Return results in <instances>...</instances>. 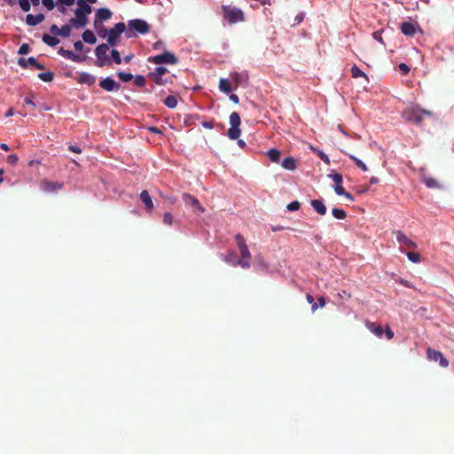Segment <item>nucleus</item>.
Segmentation results:
<instances>
[{
	"instance_id": "nucleus-1",
	"label": "nucleus",
	"mask_w": 454,
	"mask_h": 454,
	"mask_svg": "<svg viewBox=\"0 0 454 454\" xmlns=\"http://www.w3.org/2000/svg\"><path fill=\"white\" fill-rule=\"evenodd\" d=\"M403 117L415 124H419L424 118H434V114L430 111L421 109L418 106H412L403 110Z\"/></svg>"
},
{
	"instance_id": "nucleus-2",
	"label": "nucleus",
	"mask_w": 454,
	"mask_h": 454,
	"mask_svg": "<svg viewBox=\"0 0 454 454\" xmlns=\"http://www.w3.org/2000/svg\"><path fill=\"white\" fill-rule=\"evenodd\" d=\"M223 18L230 23L234 24L238 22H242L245 20L244 12L233 6L223 5L222 7Z\"/></svg>"
},
{
	"instance_id": "nucleus-3",
	"label": "nucleus",
	"mask_w": 454,
	"mask_h": 454,
	"mask_svg": "<svg viewBox=\"0 0 454 454\" xmlns=\"http://www.w3.org/2000/svg\"><path fill=\"white\" fill-rule=\"evenodd\" d=\"M241 123L240 116L237 112H232L230 115L231 128L228 129V137L230 139H238L240 136L241 129H239Z\"/></svg>"
},
{
	"instance_id": "nucleus-4",
	"label": "nucleus",
	"mask_w": 454,
	"mask_h": 454,
	"mask_svg": "<svg viewBox=\"0 0 454 454\" xmlns=\"http://www.w3.org/2000/svg\"><path fill=\"white\" fill-rule=\"evenodd\" d=\"M126 29V25L123 22H119L114 27L107 31V43L110 46L117 44V39Z\"/></svg>"
},
{
	"instance_id": "nucleus-5",
	"label": "nucleus",
	"mask_w": 454,
	"mask_h": 454,
	"mask_svg": "<svg viewBox=\"0 0 454 454\" xmlns=\"http://www.w3.org/2000/svg\"><path fill=\"white\" fill-rule=\"evenodd\" d=\"M148 61L153 62L156 65H160V64H163V63L174 65V64H176L178 60H177V58L172 52L165 51L162 54L150 57L148 59Z\"/></svg>"
},
{
	"instance_id": "nucleus-6",
	"label": "nucleus",
	"mask_w": 454,
	"mask_h": 454,
	"mask_svg": "<svg viewBox=\"0 0 454 454\" xmlns=\"http://www.w3.org/2000/svg\"><path fill=\"white\" fill-rule=\"evenodd\" d=\"M129 29L145 35L149 32L150 26L143 20L135 19L131 20L128 23Z\"/></svg>"
},
{
	"instance_id": "nucleus-7",
	"label": "nucleus",
	"mask_w": 454,
	"mask_h": 454,
	"mask_svg": "<svg viewBox=\"0 0 454 454\" xmlns=\"http://www.w3.org/2000/svg\"><path fill=\"white\" fill-rule=\"evenodd\" d=\"M88 14L77 10H74V17L69 20V23H71L73 27L77 29L84 27L88 24Z\"/></svg>"
},
{
	"instance_id": "nucleus-8",
	"label": "nucleus",
	"mask_w": 454,
	"mask_h": 454,
	"mask_svg": "<svg viewBox=\"0 0 454 454\" xmlns=\"http://www.w3.org/2000/svg\"><path fill=\"white\" fill-rule=\"evenodd\" d=\"M427 358L433 362H438L440 366L445 368L449 365V361L443 356L442 353L433 348L427 351Z\"/></svg>"
},
{
	"instance_id": "nucleus-9",
	"label": "nucleus",
	"mask_w": 454,
	"mask_h": 454,
	"mask_svg": "<svg viewBox=\"0 0 454 454\" xmlns=\"http://www.w3.org/2000/svg\"><path fill=\"white\" fill-rule=\"evenodd\" d=\"M400 29L406 36H413L418 31H420L417 21H404L401 24Z\"/></svg>"
},
{
	"instance_id": "nucleus-10",
	"label": "nucleus",
	"mask_w": 454,
	"mask_h": 454,
	"mask_svg": "<svg viewBox=\"0 0 454 454\" xmlns=\"http://www.w3.org/2000/svg\"><path fill=\"white\" fill-rule=\"evenodd\" d=\"M182 198L185 205L192 207L195 212L203 213L205 211V208L202 207L196 197L189 193H184Z\"/></svg>"
},
{
	"instance_id": "nucleus-11",
	"label": "nucleus",
	"mask_w": 454,
	"mask_h": 454,
	"mask_svg": "<svg viewBox=\"0 0 454 454\" xmlns=\"http://www.w3.org/2000/svg\"><path fill=\"white\" fill-rule=\"evenodd\" d=\"M168 72L167 68L164 67H158L155 68L153 72H150L148 74V77L157 85L165 84V81L162 79V76Z\"/></svg>"
},
{
	"instance_id": "nucleus-12",
	"label": "nucleus",
	"mask_w": 454,
	"mask_h": 454,
	"mask_svg": "<svg viewBox=\"0 0 454 454\" xmlns=\"http://www.w3.org/2000/svg\"><path fill=\"white\" fill-rule=\"evenodd\" d=\"M109 44L101 43L98 45L95 49V54L98 58L96 61V65L98 67H103L105 65V61L106 59V52L109 50Z\"/></svg>"
},
{
	"instance_id": "nucleus-13",
	"label": "nucleus",
	"mask_w": 454,
	"mask_h": 454,
	"mask_svg": "<svg viewBox=\"0 0 454 454\" xmlns=\"http://www.w3.org/2000/svg\"><path fill=\"white\" fill-rule=\"evenodd\" d=\"M99 86L106 91H118L121 88V85L116 82L113 78L106 77L99 82Z\"/></svg>"
},
{
	"instance_id": "nucleus-14",
	"label": "nucleus",
	"mask_w": 454,
	"mask_h": 454,
	"mask_svg": "<svg viewBox=\"0 0 454 454\" xmlns=\"http://www.w3.org/2000/svg\"><path fill=\"white\" fill-rule=\"evenodd\" d=\"M62 186V184L58 182L43 180L41 183V188L46 192H51L57 190H60Z\"/></svg>"
},
{
	"instance_id": "nucleus-15",
	"label": "nucleus",
	"mask_w": 454,
	"mask_h": 454,
	"mask_svg": "<svg viewBox=\"0 0 454 454\" xmlns=\"http://www.w3.org/2000/svg\"><path fill=\"white\" fill-rule=\"evenodd\" d=\"M59 53L62 57H64L69 60H72L74 62H82L84 60V57L77 55V54L74 53L72 51L65 50L64 48H60L59 50Z\"/></svg>"
},
{
	"instance_id": "nucleus-16",
	"label": "nucleus",
	"mask_w": 454,
	"mask_h": 454,
	"mask_svg": "<svg viewBox=\"0 0 454 454\" xmlns=\"http://www.w3.org/2000/svg\"><path fill=\"white\" fill-rule=\"evenodd\" d=\"M79 83L87 84L91 86L96 82V77L89 73L82 72L79 74V77L76 79Z\"/></svg>"
},
{
	"instance_id": "nucleus-17",
	"label": "nucleus",
	"mask_w": 454,
	"mask_h": 454,
	"mask_svg": "<svg viewBox=\"0 0 454 454\" xmlns=\"http://www.w3.org/2000/svg\"><path fill=\"white\" fill-rule=\"evenodd\" d=\"M112 17V12L107 8H99L97 10L95 14L94 20H99V22H104L105 20H108Z\"/></svg>"
},
{
	"instance_id": "nucleus-18",
	"label": "nucleus",
	"mask_w": 454,
	"mask_h": 454,
	"mask_svg": "<svg viewBox=\"0 0 454 454\" xmlns=\"http://www.w3.org/2000/svg\"><path fill=\"white\" fill-rule=\"evenodd\" d=\"M44 19H45V16L43 13H39L36 15L27 14L26 17V23L28 26H36V25L40 24L41 22H43L44 20Z\"/></svg>"
},
{
	"instance_id": "nucleus-19",
	"label": "nucleus",
	"mask_w": 454,
	"mask_h": 454,
	"mask_svg": "<svg viewBox=\"0 0 454 454\" xmlns=\"http://www.w3.org/2000/svg\"><path fill=\"white\" fill-rule=\"evenodd\" d=\"M399 252L404 254L408 260L413 263H419L421 262V255L417 252L406 251L403 247H399Z\"/></svg>"
},
{
	"instance_id": "nucleus-20",
	"label": "nucleus",
	"mask_w": 454,
	"mask_h": 454,
	"mask_svg": "<svg viewBox=\"0 0 454 454\" xmlns=\"http://www.w3.org/2000/svg\"><path fill=\"white\" fill-rule=\"evenodd\" d=\"M399 245H400V247H403V248H405L404 247H406L408 248H416L417 247V244L414 241H412L411 239H410L408 237H406L401 231H399Z\"/></svg>"
},
{
	"instance_id": "nucleus-21",
	"label": "nucleus",
	"mask_w": 454,
	"mask_h": 454,
	"mask_svg": "<svg viewBox=\"0 0 454 454\" xmlns=\"http://www.w3.org/2000/svg\"><path fill=\"white\" fill-rule=\"evenodd\" d=\"M310 205L318 215H325L326 214V207L322 200H312Z\"/></svg>"
},
{
	"instance_id": "nucleus-22",
	"label": "nucleus",
	"mask_w": 454,
	"mask_h": 454,
	"mask_svg": "<svg viewBox=\"0 0 454 454\" xmlns=\"http://www.w3.org/2000/svg\"><path fill=\"white\" fill-rule=\"evenodd\" d=\"M140 200L145 204L148 210H152L153 207V200L146 190L142 191L140 193Z\"/></svg>"
},
{
	"instance_id": "nucleus-23",
	"label": "nucleus",
	"mask_w": 454,
	"mask_h": 454,
	"mask_svg": "<svg viewBox=\"0 0 454 454\" xmlns=\"http://www.w3.org/2000/svg\"><path fill=\"white\" fill-rule=\"evenodd\" d=\"M77 8L75 10L90 15L92 12V7L85 0H77Z\"/></svg>"
},
{
	"instance_id": "nucleus-24",
	"label": "nucleus",
	"mask_w": 454,
	"mask_h": 454,
	"mask_svg": "<svg viewBox=\"0 0 454 454\" xmlns=\"http://www.w3.org/2000/svg\"><path fill=\"white\" fill-rule=\"evenodd\" d=\"M42 40L45 44H47L51 47H54V46L58 45L60 42L59 39L56 37V35L51 36L48 34H43Z\"/></svg>"
},
{
	"instance_id": "nucleus-25",
	"label": "nucleus",
	"mask_w": 454,
	"mask_h": 454,
	"mask_svg": "<svg viewBox=\"0 0 454 454\" xmlns=\"http://www.w3.org/2000/svg\"><path fill=\"white\" fill-rule=\"evenodd\" d=\"M233 79L237 87L239 85L247 83L248 80V75L247 73H235L233 74Z\"/></svg>"
},
{
	"instance_id": "nucleus-26",
	"label": "nucleus",
	"mask_w": 454,
	"mask_h": 454,
	"mask_svg": "<svg viewBox=\"0 0 454 454\" xmlns=\"http://www.w3.org/2000/svg\"><path fill=\"white\" fill-rule=\"evenodd\" d=\"M94 28L99 37L105 38L106 36L107 30L105 27L103 22H99V20H94Z\"/></svg>"
},
{
	"instance_id": "nucleus-27",
	"label": "nucleus",
	"mask_w": 454,
	"mask_h": 454,
	"mask_svg": "<svg viewBox=\"0 0 454 454\" xmlns=\"http://www.w3.org/2000/svg\"><path fill=\"white\" fill-rule=\"evenodd\" d=\"M82 40L87 43L94 44L97 42V38H96L94 33L90 29H86L82 33Z\"/></svg>"
},
{
	"instance_id": "nucleus-28",
	"label": "nucleus",
	"mask_w": 454,
	"mask_h": 454,
	"mask_svg": "<svg viewBox=\"0 0 454 454\" xmlns=\"http://www.w3.org/2000/svg\"><path fill=\"white\" fill-rule=\"evenodd\" d=\"M35 61L36 59L34 57H29L27 59L20 58L18 59V64L23 68H27L28 67H34Z\"/></svg>"
},
{
	"instance_id": "nucleus-29",
	"label": "nucleus",
	"mask_w": 454,
	"mask_h": 454,
	"mask_svg": "<svg viewBox=\"0 0 454 454\" xmlns=\"http://www.w3.org/2000/svg\"><path fill=\"white\" fill-rule=\"evenodd\" d=\"M281 166L287 170H294L296 168V161L293 157H287L283 160Z\"/></svg>"
},
{
	"instance_id": "nucleus-30",
	"label": "nucleus",
	"mask_w": 454,
	"mask_h": 454,
	"mask_svg": "<svg viewBox=\"0 0 454 454\" xmlns=\"http://www.w3.org/2000/svg\"><path fill=\"white\" fill-rule=\"evenodd\" d=\"M351 75H352L353 78L363 77V78L365 79L366 82H368L367 75L356 65H354L351 67Z\"/></svg>"
},
{
	"instance_id": "nucleus-31",
	"label": "nucleus",
	"mask_w": 454,
	"mask_h": 454,
	"mask_svg": "<svg viewBox=\"0 0 454 454\" xmlns=\"http://www.w3.org/2000/svg\"><path fill=\"white\" fill-rule=\"evenodd\" d=\"M219 89L221 91L224 92V93H230L231 91V82L226 80V79H220V82H219Z\"/></svg>"
},
{
	"instance_id": "nucleus-32",
	"label": "nucleus",
	"mask_w": 454,
	"mask_h": 454,
	"mask_svg": "<svg viewBox=\"0 0 454 454\" xmlns=\"http://www.w3.org/2000/svg\"><path fill=\"white\" fill-rule=\"evenodd\" d=\"M423 183L427 188H439L440 184L437 183V181L431 177V176H425L423 177Z\"/></svg>"
},
{
	"instance_id": "nucleus-33",
	"label": "nucleus",
	"mask_w": 454,
	"mask_h": 454,
	"mask_svg": "<svg viewBox=\"0 0 454 454\" xmlns=\"http://www.w3.org/2000/svg\"><path fill=\"white\" fill-rule=\"evenodd\" d=\"M267 155L271 161L277 162L280 159L281 153H280L279 150H278L276 148H272L268 151Z\"/></svg>"
},
{
	"instance_id": "nucleus-34",
	"label": "nucleus",
	"mask_w": 454,
	"mask_h": 454,
	"mask_svg": "<svg viewBox=\"0 0 454 454\" xmlns=\"http://www.w3.org/2000/svg\"><path fill=\"white\" fill-rule=\"evenodd\" d=\"M164 105L173 109L177 106V98L175 96L169 95L164 99Z\"/></svg>"
},
{
	"instance_id": "nucleus-35",
	"label": "nucleus",
	"mask_w": 454,
	"mask_h": 454,
	"mask_svg": "<svg viewBox=\"0 0 454 454\" xmlns=\"http://www.w3.org/2000/svg\"><path fill=\"white\" fill-rule=\"evenodd\" d=\"M72 27H73V26L69 22H68V24L62 26V27H60V29H59V35L62 37H69L70 34H71Z\"/></svg>"
},
{
	"instance_id": "nucleus-36",
	"label": "nucleus",
	"mask_w": 454,
	"mask_h": 454,
	"mask_svg": "<svg viewBox=\"0 0 454 454\" xmlns=\"http://www.w3.org/2000/svg\"><path fill=\"white\" fill-rule=\"evenodd\" d=\"M332 214L336 219H339V220H342L347 217V213L343 209L337 208V207L333 208Z\"/></svg>"
},
{
	"instance_id": "nucleus-37",
	"label": "nucleus",
	"mask_w": 454,
	"mask_h": 454,
	"mask_svg": "<svg viewBox=\"0 0 454 454\" xmlns=\"http://www.w3.org/2000/svg\"><path fill=\"white\" fill-rule=\"evenodd\" d=\"M38 77L40 80L43 81V82H50L53 80L54 78V74L52 72H45V73H40L38 74Z\"/></svg>"
},
{
	"instance_id": "nucleus-38",
	"label": "nucleus",
	"mask_w": 454,
	"mask_h": 454,
	"mask_svg": "<svg viewBox=\"0 0 454 454\" xmlns=\"http://www.w3.org/2000/svg\"><path fill=\"white\" fill-rule=\"evenodd\" d=\"M117 76L120 80H121L122 82H129L133 79L132 74L125 73L122 71L118 72Z\"/></svg>"
},
{
	"instance_id": "nucleus-39",
	"label": "nucleus",
	"mask_w": 454,
	"mask_h": 454,
	"mask_svg": "<svg viewBox=\"0 0 454 454\" xmlns=\"http://www.w3.org/2000/svg\"><path fill=\"white\" fill-rule=\"evenodd\" d=\"M233 266H240L243 269H248L250 267L249 259H244L243 257L239 260H237L236 262H232Z\"/></svg>"
},
{
	"instance_id": "nucleus-40",
	"label": "nucleus",
	"mask_w": 454,
	"mask_h": 454,
	"mask_svg": "<svg viewBox=\"0 0 454 454\" xmlns=\"http://www.w3.org/2000/svg\"><path fill=\"white\" fill-rule=\"evenodd\" d=\"M134 78V82L138 87H144L145 85V78L144 75H136Z\"/></svg>"
},
{
	"instance_id": "nucleus-41",
	"label": "nucleus",
	"mask_w": 454,
	"mask_h": 454,
	"mask_svg": "<svg viewBox=\"0 0 454 454\" xmlns=\"http://www.w3.org/2000/svg\"><path fill=\"white\" fill-rule=\"evenodd\" d=\"M350 158L354 160L356 166L359 168H361L363 171H366L367 170V167L365 166V164L359 159L356 158L355 156L353 155H350Z\"/></svg>"
},
{
	"instance_id": "nucleus-42",
	"label": "nucleus",
	"mask_w": 454,
	"mask_h": 454,
	"mask_svg": "<svg viewBox=\"0 0 454 454\" xmlns=\"http://www.w3.org/2000/svg\"><path fill=\"white\" fill-rule=\"evenodd\" d=\"M387 29H381L380 31H376L372 34V36L375 40H378L380 41V43H384V41H383V38H382V34H387Z\"/></svg>"
},
{
	"instance_id": "nucleus-43",
	"label": "nucleus",
	"mask_w": 454,
	"mask_h": 454,
	"mask_svg": "<svg viewBox=\"0 0 454 454\" xmlns=\"http://www.w3.org/2000/svg\"><path fill=\"white\" fill-rule=\"evenodd\" d=\"M19 4L24 12H28L31 8L29 0H19Z\"/></svg>"
},
{
	"instance_id": "nucleus-44",
	"label": "nucleus",
	"mask_w": 454,
	"mask_h": 454,
	"mask_svg": "<svg viewBox=\"0 0 454 454\" xmlns=\"http://www.w3.org/2000/svg\"><path fill=\"white\" fill-rule=\"evenodd\" d=\"M239 251H240L241 257H243L244 259H250L251 258V254L249 252V249H248L247 246L240 247Z\"/></svg>"
},
{
	"instance_id": "nucleus-45",
	"label": "nucleus",
	"mask_w": 454,
	"mask_h": 454,
	"mask_svg": "<svg viewBox=\"0 0 454 454\" xmlns=\"http://www.w3.org/2000/svg\"><path fill=\"white\" fill-rule=\"evenodd\" d=\"M370 329L379 337L382 336L383 334V329L380 325H375L374 324H372Z\"/></svg>"
},
{
	"instance_id": "nucleus-46",
	"label": "nucleus",
	"mask_w": 454,
	"mask_h": 454,
	"mask_svg": "<svg viewBox=\"0 0 454 454\" xmlns=\"http://www.w3.org/2000/svg\"><path fill=\"white\" fill-rule=\"evenodd\" d=\"M111 55H112V58H113V60L116 63V64H121V55H120V52L117 51V50H112L111 51Z\"/></svg>"
},
{
	"instance_id": "nucleus-47",
	"label": "nucleus",
	"mask_w": 454,
	"mask_h": 454,
	"mask_svg": "<svg viewBox=\"0 0 454 454\" xmlns=\"http://www.w3.org/2000/svg\"><path fill=\"white\" fill-rule=\"evenodd\" d=\"M306 300H307V301H308L309 304H311V309H312V311H313V312H314V311H316V310L317 309V304L315 302V300H314L313 296H312L311 294H308L306 295Z\"/></svg>"
},
{
	"instance_id": "nucleus-48",
	"label": "nucleus",
	"mask_w": 454,
	"mask_h": 454,
	"mask_svg": "<svg viewBox=\"0 0 454 454\" xmlns=\"http://www.w3.org/2000/svg\"><path fill=\"white\" fill-rule=\"evenodd\" d=\"M42 4L48 11H51L55 7L53 0H42Z\"/></svg>"
},
{
	"instance_id": "nucleus-49",
	"label": "nucleus",
	"mask_w": 454,
	"mask_h": 454,
	"mask_svg": "<svg viewBox=\"0 0 454 454\" xmlns=\"http://www.w3.org/2000/svg\"><path fill=\"white\" fill-rule=\"evenodd\" d=\"M235 239L237 241V245H238L239 248L247 246L246 240L241 234L238 233L235 236Z\"/></svg>"
},
{
	"instance_id": "nucleus-50",
	"label": "nucleus",
	"mask_w": 454,
	"mask_h": 454,
	"mask_svg": "<svg viewBox=\"0 0 454 454\" xmlns=\"http://www.w3.org/2000/svg\"><path fill=\"white\" fill-rule=\"evenodd\" d=\"M301 204L299 201L295 200L291 203H289L286 207L287 210L289 211H296L300 208Z\"/></svg>"
},
{
	"instance_id": "nucleus-51",
	"label": "nucleus",
	"mask_w": 454,
	"mask_h": 454,
	"mask_svg": "<svg viewBox=\"0 0 454 454\" xmlns=\"http://www.w3.org/2000/svg\"><path fill=\"white\" fill-rule=\"evenodd\" d=\"M333 181L335 183V184H342V176L339 173H334L333 175L329 176Z\"/></svg>"
},
{
	"instance_id": "nucleus-52",
	"label": "nucleus",
	"mask_w": 454,
	"mask_h": 454,
	"mask_svg": "<svg viewBox=\"0 0 454 454\" xmlns=\"http://www.w3.org/2000/svg\"><path fill=\"white\" fill-rule=\"evenodd\" d=\"M18 160H19V157H18V155H17V154H11V155H9V156L7 157V159H6V161H7L10 165H12V166L16 165V164H17V162H18Z\"/></svg>"
},
{
	"instance_id": "nucleus-53",
	"label": "nucleus",
	"mask_w": 454,
	"mask_h": 454,
	"mask_svg": "<svg viewBox=\"0 0 454 454\" xmlns=\"http://www.w3.org/2000/svg\"><path fill=\"white\" fill-rule=\"evenodd\" d=\"M224 261L228 263H231L232 265V262H236V259H235V254L232 253V252H229L225 256H224Z\"/></svg>"
},
{
	"instance_id": "nucleus-54",
	"label": "nucleus",
	"mask_w": 454,
	"mask_h": 454,
	"mask_svg": "<svg viewBox=\"0 0 454 454\" xmlns=\"http://www.w3.org/2000/svg\"><path fill=\"white\" fill-rule=\"evenodd\" d=\"M30 51V47L27 43H23L20 49H19V51L18 53L20 54V55H25V54H27Z\"/></svg>"
},
{
	"instance_id": "nucleus-55",
	"label": "nucleus",
	"mask_w": 454,
	"mask_h": 454,
	"mask_svg": "<svg viewBox=\"0 0 454 454\" xmlns=\"http://www.w3.org/2000/svg\"><path fill=\"white\" fill-rule=\"evenodd\" d=\"M163 223L171 225L173 223V215L168 212L165 213L163 215Z\"/></svg>"
},
{
	"instance_id": "nucleus-56",
	"label": "nucleus",
	"mask_w": 454,
	"mask_h": 454,
	"mask_svg": "<svg viewBox=\"0 0 454 454\" xmlns=\"http://www.w3.org/2000/svg\"><path fill=\"white\" fill-rule=\"evenodd\" d=\"M399 71L403 74H407L410 72V67L405 63H399Z\"/></svg>"
},
{
	"instance_id": "nucleus-57",
	"label": "nucleus",
	"mask_w": 454,
	"mask_h": 454,
	"mask_svg": "<svg viewBox=\"0 0 454 454\" xmlns=\"http://www.w3.org/2000/svg\"><path fill=\"white\" fill-rule=\"evenodd\" d=\"M334 191L335 192L338 194V195H342L345 194L346 191L345 189L343 188L342 184H335L334 185Z\"/></svg>"
},
{
	"instance_id": "nucleus-58",
	"label": "nucleus",
	"mask_w": 454,
	"mask_h": 454,
	"mask_svg": "<svg viewBox=\"0 0 454 454\" xmlns=\"http://www.w3.org/2000/svg\"><path fill=\"white\" fill-rule=\"evenodd\" d=\"M304 17H305V14L303 12H300L298 13L295 18H294V25H298L300 24L301 22L303 21L304 20Z\"/></svg>"
},
{
	"instance_id": "nucleus-59",
	"label": "nucleus",
	"mask_w": 454,
	"mask_h": 454,
	"mask_svg": "<svg viewBox=\"0 0 454 454\" xmlns=\"http://www.w3.org/2000/svg\"><path fill=\"white\" fill-rule=\"evenodd\" d=\"M75 3V0H57V4L64 6H72Z\"/></svg>"
},
{
	"instance_id": "nucleus-60",
	"label": "nucleus",
	"mask_w": 454,
	"mask_h": 454,
	"mask_svg": "<svg viewBox=\"0 0 454 454\" xmlns=\"http://www.w3.org/2000/svg\"><path fill=\"white\" fill-rule=\"evenodd\" d=\"M59 29H60V28H59L57 25H55V24H53V25L50 27V31H51V34H53V35H56V36H57V35H59Z\"/></svg>"
},
{
	"instance_id": "nucleus-61",
	"label": "nucleus",
	"mask_w": 454,
	"mask_h": 454,
	"mask_svg": "<svg viewBox=\"0 0 454 454\" xmlns=\"http://www.w3.org/2000/svg\"><path fill=\"white\" fill-rule=\"evenodd\" d=\"M74 47L76 51H81L83 49V43L81 41H76L74 43Z\"/></svg>"
},
{
	"instance_id": "nucleus-62",
	"label": "nucleus",
	"mask_w": 454,
	"mask_h": 454,
	"mask_svg": "<svg viewBox=\"0 0 454 454\" xmlns=\"http://www.w3.org/2000/svg\"><path fill=\"white\" fill-rule=\"evenodd\" d=\"M316 303L317 304V308H323L325 305V299L323 296H320Z\"/></svg>"
},
{
	"instance_id": "nucleus-63",
	"label": "nucleus",
	"mask_w": 454,
	"mask_h": 454,
	"mask_svg": "<svg viewBox=\"0 0 454 454\" xmlns=\"http://www.w3.org/2000/svg\"><path fill=\"white\" fill-rule=\"evenodd\" d=\"M68 149L73 152V153H82V149L77 146V145H69Z\"/></svg>"
},
{
	"instance_id": "nucleus-64",
	"label": "nucleus",
	"mask_w": 454,
	"mask_h": 454,
	"mask_svg": "<svg viewBox=\"0 0 454 454\" xmlns=\"http://www.w3.org/2000/svg\"><path fill=\"white\" fill-rule=\"evenodd\" d=\"M317 155L320 157L321 160L327 161V162L329 161L327 155L325 154L323 152L318 151Z\"/></svg>"
}]
</instances>
